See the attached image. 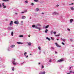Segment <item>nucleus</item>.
Returning <instances> with one entry per match:
<instances>
[{"label":"nucleus","instance_id":"1","mask_svg":"<svg viewBox=\"0 0 74 74\" xmlns=\"http://www.w3.org/2000/svg\"><path fill=\"white\" fill-rule=\"evenodd\" d=\"M12 62L14 66H16V65H17V64H19V63L17 62H15V59H13Z\"/></svg>","mask_w":74,"mask_h":74},{"label":"nucleus","instance_id":"2","mask_svg":"<svg viewBox=\"0 0 74 74\" xmlns=\"http://www.w3.org/2000/svg\"><path fill=\"white\" fill-rule=\"evenodd\" d=\"M32 27L34 28L35 27V29H39V30H41V28L39 27H37V26H36V25H32Z\"/></svg>","mask_w":74,"mask_h":74},{"label":"nucleus","instance_id":"3","mask_svg":"<svg viewBox=\"0 0 74 74\" xmlns=\"http://www.w3.org/2000/svg\"><path fill=\"white\" fill-rule=\"evenodd\" d=\"M63 61H64V60L61 59L60 60H58L57 62H62Z\"/></svg>","mask_w":74,"mask_h":74},{"label":"nucleus","instance_id":"4","mask_svg":"<svg viewBox=\"0 0 74 74\" xmlns=\"http://www.w3.org/2000/svg\"><path fill=\"white\" fill-rule=\"evenodd\" d=\"M14 23L16 24V25H18L19 23V21H16L14 22Z\"/></svg>","mask_w":74,"mask_h":74},{"label":"nucleus","instance_id":"5","mask_svg":"<svg viewBox=\"0 0 74 74\" xmlns=\"http://www.w3.org/2000/svg\"><path fill=\"white\" fill-rule=\"evenodd\" d=\"M52 14L53 15H58V12H53Z\"/></svg>","mask_w":74,"mask_h":74},{"label":"nucleus","instance_id":"6","mask_svg":"<svg viewBox=\"0 0 74 74\" xmlns=\"http://www.w3.org/2000/svg\"><path fill=\"white\" fill-rule=\"evenodd\" d=\"M55 44H56V45L57 47H59L60 48V47H61V46H59V45H58V43H56Z\"/></svg>","mask_w":74,"mask_h":74},{"label":"nucleus","instance_id":"7","mask_svg":"<svg viewBox=\"0 0 74 74\" xmlns=\"http://www.w3.org/2000/svg\"><path fill=\"white\" fill-rule=\"evenodd\" d=\"M8 30H12V27H8V28H7Z\"/></svg>","mask_w":74,"mask_h":74},{"label":"nucleus","instance_id":"8","mask_svg":"<svg viewBox=\"0 0 74 74\" xmlns=\"http://www.w3.org/2000/svg\"><path fill=\"white\" fill-rule=\"evenodd\" d=\"M2 5L3 7V8H6V6L4 5V3H2Z\"/></svg>","mask_w":74,"mask_h":74},{"label":"nucleus","instance_id":"9","mask_svg":"<svg viewBox=\"0 0 74 74\" xmlns=\"http://www.w3.org/2000/svg\"><path fill=\"white\" fill-rule=\"evenodd\" d=\"M17 43L18 44H23V43L21 42H17Z\"/></svg>","mask_w":74,"mask_h":74},{"label":"nucleus","instance_id":"10","mask_svg":"<svg viewBox=\"0 0 74 74\" xmlns=\"http://www.w3.org/2000/svg\"><path fill=\"white\" fill-rule=\"evenodd\" d=\"M27 43H28V45H29V46H31V45H32V43H31V42H28Z\"/></svg>","mask_w":74,"mask_h":74},{"label":"nucleus","instance_id":"11","mask_svg":"<svg viewBox=\"0 0 74 74\" xmlns=\"http://www.w3.org/2000/svg\"><path fill=\"white\" fill-rule=\"evenodd\" d=\"M51 51H53V50H54V49H55V48H54V47H51Z\"/></svg>","mask_w":74,"mask_h":74},{"label":"nucleus","instance_id":"12","mask_svg":"<svg viewBox=\"0 0 74 74\" xmlns=\"http://www.w3.org/2000/svg\"><path fill=\"white\" fill-rule=\"evenodd\" d=\"M22 18L23 19H25V18H26V16H22Z\"/></svg>","mask_w":74,"mask_h":74},{"label":"nucleus","instance_id":"13","mask_svg":"<svg viewBox=\"0 0 74 74\" xmlns=\"http://www.w3.org/2000/svg\"><path fill=\"white\" fill-rule=\"evenodd\" d=\"M61 39L62 40V41H64V42H65V41H66V39H63L62 38H61Z\"/></svg>","mask_w":74,"mask_h":74},{"label":"nucleus","instance_id":"14","mask_svg":"<svg viewBox=\"0 0 74 74\" xmlns=\"http://www.w3.org/2000/svg\"><path fill=\"white\" fill-rule=\"evenodd\" d=\"M13 23V21H11L10 23L9 24V25H12Z\"/></svg>","mask_w":74,"mask_h":74},{"label":"nucleus","instance_id":"15","mask_svg":"<svg viewBox=\"0 0 74 74\" xmlns=\"http://www.w3.org/2000/svg\"><path fill=\"white\" fill-rule=\"evenodd\" d=\"M15 47V45H12L10 46L11 48H14Z\"/></svg>","mask_w":74,"mask_h":74},{"label":"nucleus","instance_id":"16","mask_svg":"<svg viewBox=\"0 0 74 74\" xmlns=\"http://www.w3.org/2000/svg\"><path fill=\"white\" fill-rule=\"evenodd\" d=\"M55 36L56 37H59V36H60V33H59L58 35H56Z\"/></svg>","mask_w":74,"mask_h":74},{"label":"nucleus","instance_id":"17","mask_svg":"<svg viewBox=\"0 0 74 74\" xmlns=\"http://www.w3.org/2000/svg\"><path fill=\"white\" fill-rule=\"evenodd\" d=\"M71 10H74V8L73 7H71Z\"/></svg>","mask_w":74,"mask_h":74},{"label":"nucleus","instance_id":"18","mask_svg":"<svg viewBox=\"0 0 74 74\" xmlns=\"http://www.w3.org/2000/svg\"><path fill=\"white\" fill-rule=\"evenodd\" d=\"M73 73V71H71L69 72V73H67V74H70V73Z\"/></svg>","mask_w":74,"mask_h":74},{"label":"nucleus","instance_id":"19","mask_svg":"<svg viewBox=\"0 0 74 74\" xmlns=\"http://www.w3.org/2000/svg\"><path fill=\"white\" fill-rule=\"evenodd\" d=\"M49 26V25H48L47 26H46V27L45 28V29H47V28H48V27Z\"/></svg>","mask_w":74,"mask_h":74},{"label":"nucleus","instance_id":"20","mask_svg":"<svg viewBox=\"0 0 74 74\" xmlns=\"http://www.w3.org/2000/svg\"><path fill=\"white\" fill-rule=\"evenodd\" d=\"M73 21H74V20H73V19H71L70 20V22L71 23H72V22Z\"/></svg>","mask_w":74,"mask_h":74},{"label":"nucleus","instance_id":"21","mask_svg":"<svg viewBox=\"0 0 74 74\" xmlns=\"http://www.w3.org/2000/svg\"><path fill=\"white\" fill-rule=\"evenodd\" d=\"M24 63H26V62H23L22 63H21L20 64L21 65H22V64H24Z\"/></svg>","mask_w":74,"mask_h":74},{"label":"nucleus","instance_id":"22","mask_svg":"<svg viewBox=\"0 0 74 74\" xmlns=\"http://www.w3.org/2000/svg\"><path fill=\"white\" fill-rule=\"evenodd\" d=\"M46 39L48 40L49 41H50V40H51V39H50V38H49L48 37H46Z\"/></svg>","mask_w":74,"mask_h":74},{"label":"nucleus","instance_id":"23","mask_svg":"<svg viewBox=\"0 0 74 74\" xmlns=\"http://www.w3.org/2000/svg\"><path fill=\"white\" fill-rule=\"evenodd\" d=\"M34 1H35V2H39V1L38 0H34Z\"/></svg>","mask_w":74,"mask_h":74},{"label":"nucleus","instance_id":"24","mask_svg":"<svg viewBox=\"0 0 74 74\" xmlns=\"http://www.w3.org/2000/svg\"><path fill=\"white\" fill-rule=\"evenodd\" d=\"M41 26V25L40 24H37V25H36V26Z\"/></svg>","mask_w":74,"mask_h":74},{"label":"nucleus","instance_id":"25","mask_svg":"<svg viewBox=\"0 0 74 74\" xmlns=\"http://www.w3.org/2000/svg\"><path fill=\"white\" fill-rule=\"evenodd\" d=\"M25 4H27L28 3V2L27 1H25Z\"/></svg>","mask_w":74,"mask_h":74},{"label":"nucleus","instance_id":"26","mask_svg":"<svg viewBox=\"0 0 74 74\" xmlns=\"http://www.w3.org/2000/svg\"><path fill=\"white\" fill-rule=\"evenodd\" d=\"M27 12V10H26V11H25L24 12H21V13H22V14H23V13H25V12Z\"/></svg>","mask_w":74,"mask_h":74},{"label":"nucleus","instance_id":"27","mask_svg":"<svg viewBox=\"0 0 74 74\" xmlns=\"http://www.w3.org/2000/svg\"><path fill=\"white\" fill-rule=\"evenodd\" d=\"M11 34L12 36H13V35H14V32H12Z\"/></svg>","mask_w":74,"mask_h":74},{"label":"nucleus","instance_id":"28","mask_svg":"<svg viewBox=\"0 0 74 74\" xmlns=\"http://www.w3.org/2000/svg\"><path fill=\"white\" fill-rule=\"evenodd\" d=\"M3 1H8V0H3Z\"/></svg>","mask_w":74,"mask_h":74},{"label":"nucleus","instance_id":"29","mask_svg":"<svg viewBox=\"0 0 74 74\" xmlns=\"http://www.w3.org/2000/svg\"><path fill=\"white\" fill-rule=\"evenodd\" d=\"M47 32H48V29H46L45 30V33H47Z\"/></svg>","mask_w":74,"mask_h":74},{"label":"nucleus","instance_id":"30","mask_svg":"<svg viewBox=\"0 0 74 74\" xmlns=\"http://www.w3.org/2000/svg\"><path fill=\"white\" fill-rule=\"evenodd\" d=\"M12 71H14V67H12Z\"/></svg>","mask_w":74,"mask_h":74},{"label":"nucleus","instance_id":"31","mask_svg":"<svg viewBox=\"0 0 74 74\" xmlns=\"http://www.w3.org/2000/svg\"><path fill=\"white\" fill-rule=\"evenodd\" d=\"M42 74H45V71L42 72Z\"/></svg>","mask_w":74,"mask_h":74},{"label":"nucleus","instance_id":"32","mask_svg":"<svg viewBox=\"0 0 74 74\" xmlns=\"http://www.w3.org/2000/svg\"><path fill=\"white\" fill-rule=\"evenodd\" d=\"M36 11H39V9L36 8Z\"/></svg>","mask_w":74,"mask_h":74},{"label":"nucleus","instance_id":"33","mask_svg":"<svg viewBox=\"0 0 74 74\" xmlns=\"http://www.w3.org/2000/svg\"><path fill=\"white\" fill-rule=\"evenodd\" d=\"M20 37H23V35H21L19 36Z\"/></svg>","mask_w":74,"mask_h":74},{"label":"nucleus","instance_id":"34","mask_svg":"<svg viewBox=\"0 0 74 74\" xmlns=\"http://www.w3.org/2000/svg\"><path fill=\"white\" fill-rule=\"evenodd\" d=\"M51 34H53V31H51Z\"/></svg>","mask_w":74,"mask_h":74},{"label":"nucleus","instance_id":"35","mask_svg":"<svg viewBox=\"0 0 74 74\" xmlns=\"http://www.w3.org/2000/svg\"><path fill=\"white\" fill-rule=\"evenodd\" d=\"M67 30H68L69 32H70V29L69 28H67Z\"/></svg>","mask_w":74,"mask_h":74},{"label":"nucleus","instance_id":"36","mask_svg":"<svg viewBox=\"0 0 74 74\" xmlns=\"http://www.w3.org/2000/svg\"><path fill=\"white\" fill-rule=\"evenodd\" d=\"M38 49H39V50H41V47H38Z\"/></svg>","mask_w":74,"mask_h":74},{"label":"nucleus","instance_id":"37","mask_svg":"<svg viewBox=\"0 0 74 74\" xmlns=\"http://www.w3.org/2000/svg\"><path fill=\"white\" fill-rule=\"evenodd\" d=\"M49 62H52V60H51V59H50L49 60Z\"/></svg>","mask_w":74,"mask_h":74},{"label":"nucleus","instance_id":"38","mask_svg":"<svg viewBox=\"0 0 74 74\" xmlns=\"http://www.w3.org/2000/svg\"><path fill=\"white\" fill-rule=\"evenodd\" d=\"M73 4H74V3H71V4H70L69 5H73Z\"/></svg>","mask_w":74,"mask_h":74},{"label":"nucleus","instance_id":"39","mask_svg":"<svg viewBox=\"0 0 74 74\" xmlns=\"http://www.w3.org/2000/svg\"><path fill=\"white\" fill-rule=\"evenodd\" d=\"M51 40H54V38H52V37H51Z\"/></svg>","mask_w":74,"mask_h":74},{"label":"nucleus","instance_id":"40","mask_svg":"<svg viewBox=\"0 0 74 74\" xmlns=\"http://www.w3.org/2000/svg\"><path fill=\"white\" fill-rule=\"evenodd\" d=\"M62 45H64V43H63V42H62Z\"/></svg>","mask_w":74,"mask_h":74},{"label":"nucleus","instance_id":"41","mask_svg":"<svg viewBox=\"0 0 74 74\" xmlns=\"http://www.w3.org/2000/svg\"><path fill=\"white\" fill-rule=\"evenodd\" d=\"M44 68V66L42 65L41 69H43Z\"/></svg>","mask_w":74,"mask_h":74},{"label":"nucleus","instance_id":"42","mask_svg":"<svg viewBox=\"0 0 74 74\" xmlns=\"http://www.w3.org/2000/svg\"><path fill=\"white\" fill-rule=\"evenodd\" d=\"M31 5H34V3H31Z\"/></svg>","mask_w":74,"mask_h":74},{"label":"nucleus","instance_id":"43","mask_svg":"<svg viewBox=\"0 0 74 74\" xmlns=\"http://www.w3.org/2000/svg\"><path fill=\"white\" fill-rule=\"evenodd\" d=\"M55 53L56 54H58V52L56 51H55Z\"/></svg>","mask_w":74,"mask_h":74},{"label":"nucleus","instance_id":"44","mask_svg":"<svg viewBox=\"0 0 74 74\" xmlns=\"http://www.w3.org/2000/svg\"><path fill=\"white\" fill-rule=\"evenodd\" d=\"M71 67H69V69L70 70H71Z\"/></svg>","mask_w":74,"mask_h":74},{"label":"nucleus","instance_id":"45","mask_svg":"<svg viewBox=\"0 0 74 74\" xmlns=\"http://www.w3.org/2000/svg\"><path fill=\"white\" fill-rule=\"evenodd\" d=\"M39 74H42V72H41L39 73Z\"/></svg>","mask_w":74,"mask_h":74},{"label":"nucleus","instance_id":"46","mask_svg":"<svg viewBox=\"0 0 74 74\" xmlns=\"http://www.w3.org/2000/svg\"><path fill=\"white\" fill-rule=\"evenodd\" d=\"M53 33H54V34H56V32H53Z\"/></svg>","mask_w":74,"mask_h":74},{"label":"nucleus","instance_id":"47","mask_svg":"<svg viewBox=\"0 0 74 74\" xmlns=\"http://www.w3.org/2000/svg\"><path fill=\"white\" fill-rule=\"evenodd\" d=\"M1 7H2L1 5V4H0V8H1Z\"/></svg>","mask_w":74,"mask_h":74},{"label":"nucleus","instance_id":"48","mask_svg":"<svg viewBox=\"0 0 74 74\" xmlns=\"http://www.w3.org/2000/svg\"><path fill=\"white\" fill-rule=\"evenodd\" d=\"M9 49H10V47H9V49H8V51H10V50H9Z\"/></svg>","mask_w":74,"mask_h":74},{"label":"nucleus","instance_id":"49","mask_svg":"<svg viewBox=\"0 0 74 74\" xmlns=\"http://www.w3.org/2000/svg\"><path fill=\"white\" fill-rule=\"evenodd\" d=\"M70 41H73V39H71Z\"/></svg>","mask_w":74,"mask_h":74},{"label":"nucleus","instance_id":"50","mask_svg":"<svg viewBox=\"0 0 74 74\" xmlns=\"http://www.w3.org/2000/svg\"><path fill=\"white\" fill-rule=\"evenodd\" d=\"M26 54H27V52H25L24 53V55H26Z\"/></svg>","mask_w":74,"mask_h":74},{"label":"nucleus","instance_id":"51","mask_svg":"<svg viewBox=\"0 0 74 74\" xmlns=\"http://www.w3.org/2000/svg\"><path fill=\"white\" fill-rule=\"evenodd\" d=\"M41 53V51H40L39 53V54H40Z\"/></svg>","mask_w":74,"mask_h":74},{"label":"nucleus","instance_id":"52","mask_svg":"<svg viewBox=\"0 0 74 74\" xmlns=\"http://www.w3.org/2000/svg\"><path fill=\"white\" fill-rule=\"evenodd\" d=\"M56 6H57V7H59V5H56Z\"/></svg>","mask_w":74,"mask_h":74},{"label":"nucleus","instance_id":"53","mask_svg":"<svg viewBox=\"0 0 74 74\" xmlns=\"http://www.w3.org/2000/svg\"><path fill=\"white\" fill-rule=\"evenodd\" d=\"M15 14L16 15H18V13H16Z\"/></svg>","mask_w":74,"mask_h":74},{"label":"nucleus","instance_id":"54","mask_svg":"<svg viewBox=\"0 0 74 74\" xmlns=\"http://www.w3.org/2000/svg\"><path fill=\"white\" fill-rule=\"evenodd\" d=\"M42 14H44V13L42 12Z\"/></svg>","mask_w":74,"mask_h":74},{"label":"nucleus","instance_id":"55","mask_svg":"<svg viewBox=\"0 0 74 74\" xmlns=\"http://www.w3.org/2000/svg\"><path fill=\"white\" fill-rule=\"evenodd\" d=\"M28 56H27L26 58H28Z\"/></svg>","mask_w":74,"mask_h":74},{"label":"nucleus","instance_id":"56","mask_svg":"<svg viewBox=\"0 0 74 74\" xmlns=\"http://www.w3.org/2000/svg\"><path fill=\"white\" fill-rule=\"evenodd\" d=\"M41 64V63H38V64Z\"/></svg>","mask_w":74,"mask_h":74},{"label":"nucleus","instance_id":"57","mask_svg":"<svg viewBox=\"0 0 74 74\" xmlns=\"http://www.w3.org/2000/svg\"><path fill=\"white\" fill-rule=\"evenodd\" d=\"M72 73H73V74H74V72H72Z\"/></svg>","mask_w":74,"mask_h":74},{"label":"nucleus","instance_id":"58","mask_svg":"<svg viewBox=\"0 0 74 74\" xmlns=\"http://www.w3.org/2000/svg\"><path fill=\"white\" fill-rule=\"evenodd\" d=\"M29 55H32V54L31 53H30L29 54Z\"/></svg>","mask_w":74,"mask_h":74},{"label":"nucleus","instance_id":"59","mask_svg":"<svg viewBox=\"0 0 74 74\" xmlns=\"http://www.w3.org/2000/svg\"><path fill=\"white\" fill-rule=\"evenodd\" d=\"M24 55H25V56H26V54H24Z\"/></svg>","mask_w":74,"mask_h":74},{"label":"nucleus","instance_id":"60","mask_svg":"<svg viewBox=\"0 0 74 74\" xmlns=\"http://www.w3.org/2000/svg\"><path fill=\"white\" fill-rule=\"evenodd\" d=\"M57 40H59V39H57Z\"/></svg>","mask_w":74,"mask_h":74},{"label":"nucleus","instance_id":"61","mask_svg":"<svg viewBox=\"0 0 74 74\" xmlns=\"http://www.w3.org/2000/svg\"><path fill=\"white\" fill-rule=\"evenodd\" d=\"M44 54H45V52H44Z\"/></svg>","mask_w":74,"mask_h":74},{"label":"nucleus","instance_id":"62","mask_svg":"<svg viewBox=\"0 0 74 74\" xmlns=\"http://www.w3.org/2000/svg\"><path fill=\"white\" fill-rule=\"evenodd\" d=\"M21 23H23V21H21Z\"/></svg>","mask_w":74,"mask_h":74},{"label":"nucleus","instance_id":"63","mask_svg":"<svg viewBox=\"0 0 74 74\" xmlns=\"http://www.w3.org/2000/svg\"><path fill=\"white\" fill-rule=\"evenodd\" d=\"M28 37H30V36H28Z\"/></svg>","mask_w":74,"mask_h":74},{"label":"nucleus","instance_id":"64","mask_svg":"<svg viewBox=\"0 0 74 74\" xmlns=\"http://www.w3.org/2000/svg\"><path fill=\"white\" fill-rule=\"evenodd\" d=\"M30 19H32V18L30 17Z\"/></svg>","mask_w":74,"mask_h":74}]
</instances>
